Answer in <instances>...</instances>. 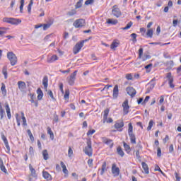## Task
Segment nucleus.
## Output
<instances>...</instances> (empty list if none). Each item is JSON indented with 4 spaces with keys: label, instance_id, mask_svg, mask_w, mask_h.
<instances>
[{
    "label": "nucleus",
    "instance_id": "obj_23",
    "mask_svg": "<svg viewBox=\"0 0 181 181\" xmlns=\"http://www.w3.org/2000/svg\"><path fill=\"white\" fill-rule=\"evenodd\" d=\"M37 100H40L43 98V91L40 88L37 90Z\"/></svg>",
    "mask_w": 181,
    "mask_h": 181
},
{
    "label": "nucleus",
    "instance_id": "obj_13",
    "mask_svg": "<svg viewBox=\"0 0 181 181\" xmlns=\"http://www.w3.org/2000/svg\"><path fill=\"white\" fill-rule=\"evenodd\" d=\"M18 89L22 92L26 90V83L23 81H18Z\"/></svg>",
    "mask_w": 181,
    "mask_h": 181
},
{
    "label": "nucleus",
    "instance_id": "obj_60",
    "mask_svg": "<svg viewBox=\"0 0 181 181\" xmlns=\"http://www.w3.org/2000/svg\"><path fill=\"white\" fill-rule=\"evenodd\" d=\"M68 15H69V16H73V15H76V10H72L71 11L69 12Z\"/></svg>",
    "mask_w": 181,
    "mask_h": 181
},
{
    "label": "nucleus",
    "instance_id": "obj_43",
    "mask_svg": "<svg viewBox=\"0 0 181 181\" xmlns=\"http://www.w3.org/2000/svg\"><path fill=\"white\" fill-rule=\"evenodd\" d=\"M42 26H43V30H47V29H49V28L52 26V23L44 24L42 25Z\"/></svg>",
    "mask_w": 181,
    "mask_h": 181
},
{
    "label": "nucleus",
    "instance_id": "obj_22",
    "mask_svg": "<svg viewBox=\"0 0 181 181\" xmlns=\"http://www.w3.org/2000/svg\"><path fill=\"white\" fill-rule=\"evenodd\" d=\"M49 79L47 78V76H45L42 80V84L44 86L45 90H47V86H49Z\"/></svg>",
    "mask_w": 181,
    "mask_h": 181
},
{
    "label": "nucleus",
    "instance_id": "obj_53",
    "mask_svg": "<svg viewBox=\"0 0 181 181\" xmlns=\"http://www.w3.org/2000/svg\"><path fill=\"white\" fill-rule=\"evenodd\" d=\"M136 34H135V33H132V34H131V37H132L133 38V42L135 43V42H136Z\"/></svg>",
    "mask_w": 181,
    "mask_h": 181
},
{
    "label": "nucleus",
    "instance_id": "obj_56",
    "mask_svg": "<svg viewBox=\"0 0 181 181\" xmlns=\"http://www.w3.org/2000/svg\"><path fill=\"white\" fill-rule=\"evenodd\" d=\"M0 117H1V119H2L4 117H5V110H0Z\"/></svg>",
    "mask_w": 181,
    "mask_h": 181
},
{
    "label": "nucleus",
    "instance_id": "obj_15",
    "mask_svg": "<svg viewBox=\"0 0 181 181\" xmlns=\"http://www.w3.org/2000/svg\"><path fill=\"white\" fill-rule=\"evenodd\" d=\"M103 142L106 145H108L110 148H112V146H114V144H112V140L108 139L105 137L103 138Z\"/></svg>",
    "mask_w": 181,
    "mask_h": 181
},
{
    "label": "nucleus",
    "instance_id": "obj_31",
    "mask_svg": "<svg viewBox=\"0 0 181 181\" xmlns=\"http://www.w3.org/2000/svg\"><path fill=\"white\" fill-rule=\"evenodd\" d=\"M42 156L45 160H47V159H49V153H47V150H44L42 151Z\"/></svg>",
    "mask_w": 181,
    "mask_h": 181
},
{
    "label": "nucleus",
    "instance_id": "obj_21",
    "mask_svg": "<svg viewBox=\"0 0 181 181\" xmlns=\"http://www.w3.org/2000/svg\"><path fill=\"white\" fill-rule=\"evenodd\" d=\"M42 176L44 179H46L47 180H52V175L48 173L47 171H43Z\"/></svg>",
    "mask_w": 181,
    "mask_h": 181
},
{
    "label": "nucleus",
    "instance_id": "obj_6",
    "mask_svg": "<svg viewBox=\"0 0 181 181\" xmlns=\"http://www.w3.org/2000/svg\"><path fill=\"white\" fill-rule=\"evenodd\" d=\"M87 42V40H83L81 42H78L74 47L73 52L74 54H77V53H79L81 50V48L83 46H84V42Z\"/></svg>",
    "mask_w": 181,
    "mask_h": 181
},
{
    "label": "nucleus",
    "instance_id": "obj_44",
    "mask_svg": "<svg viewBox=\"0 0 181 181\" xmlns=\"http://www.w3.org/2000/svg\"><path fill=\"white\" fill-rule=\"evenodd\" d=\"M128 112H129V106L127 107H123L124 115H127Z\"/></svg>",
    "mask_w": 181,
    "mask_h": 181
},
{
    "label": "nucleus",
    "instance_id": "obj_32",
    "mask_svg": "<svg viewBox=\"0 0 181 181\" xmlns=\"http://www.w3.org/2000/svg\"><path fill=\"white\" fill-rule=\"evenodd\" d=\"M2 73L4 76V78H8V68H6V66L3 68Z\"/></svg>",
    "mask_w": 181,
    "mask_h": 181
},
{
    "label": "nucleus",
    "instance_id": "obj_51",
    "mask_svg": "<svg viewBox=\"0 0 181 181\" xmlns=\"http://www.w3.org/2000/svg\"><path fill=\"white\" fill-rule=\"evenodd\" d=\"M140 32H141L142 36H145V33H146V29L145 28H141Z\"/></svg>",
    "mask_w": 181,
    "mask_h": 181
},
{
    "label": "nucleus",
    "instance_id": "obj_61",
    "mask_svg": "<svg viewBox=\"0 0 181 181\" xmlns=\"http://www.w3.org/2000/svg\"><path fill=\"white\" fill-rule=\"evenodd\" d=\"M149 98H151V97L149 96H146L144 100V102L142 103V104H146V103H148V101H149Z\"/></svg>",
    "mask_w": 181,
    "mask_h": 181
},
{
    "label": "nucleus",
    "instance_id": "obj_14",
    "mask_svg": "<svg viewBox=\"0 0 181 181\" xmlns=\"http://www.w3.org/2000/svg\"><path fill=\"white\" fill-rule=\"evenodd\" d=\"M57 60H59V57L56 54H54L52 57H48L47 62V63H54Z\"/></svg>",
    "mask_w": 181,
    "mask_h": 181
},
{
    "label": "nucleus",
    "instance_id": "obj_20",
    "mask_svg": "<svg viewBox=\"0 0 181 181\" xmlns=\"http://www.w3.org/2000/svg\"><path fill=\"white\" fill-rule=\"evenodd\" d=\"M1 139L4 142L7 151H11V148L9 147V144L8 143V139H6V137L3 135L1 136Z\"/></svg>",
    "mask_w": 181,
    "mask_h": 181
},
{
    "label": "nucleus",
    "instance_id": "obj_24",
    "mask_svg": "<svg viewBox=\"0 0 181 181\" xmlns=\"http://www.w3.org/2000/svg\"><path fill=\"white\" fill-rule=\"evenodd\" d=\"M0 169L2 172L4 173H6V168H5V165H4V160H2L1 158H0Z\"/></svg>",
    "mask_w": 181,
    "mask_h": 181
},
{
    "label": "nucleus",
    "instance_id": "obj_7",
    "mask_svg": "<svg viewBox=\"0 0 181 181\" xmlns=\"http://www.w3.org/2000/svg\"><path fill=\"white\" fill-rule=\"evenodd\" d=\"M111 172L114 177H117V176H119V168L117 166V164L115 163L112 164Z\"/></svg>",
    "mask_w": 181,
    "mask_h": 181
},
{
    "label": "nucleus",
    "instance_id": "obj_16",
    "mask_svg": "<svg viewBox=\"0 0 181 181\" xmlns=\"http://www.w3.org/2000/svg\"><path fill=\"white\" fill-rule=\"evenodd\" d=\"M110 114V109H106L103 114V124H105L108 121V115Z\"/></svg>",
    "mask_w": 181,
    "mask_h": 181
},
{
    "label": "nucleus",
    "instance_id": "obj_58",
    "mask_svg": "<svg viewBox=\"0 0 181 181\" xmlns=\"http://www.w3.org/2000/svg\"><path fill=\"white\" fill-rule=\"evenodd\" d=\"M88 165L89 168H93V159H89L88 160Z\"/></svg>",
    "mask_w": 181,
    "mask_h": 181
},
{
    "label": "nucleus",
    "instance_id": "obj_17",
    "mask_svg": "<svg viewBox=\"0 0 181 181\" xmlns=\"http://www.w3.org/2000/svg\"><path fill=\"white\" fill-rule=\"evenodd\" d=\"M5 108L7 117L8 119H11V118H12V115H11V107H9V105L8 103H5Z\"/></svg>",
    "mask_w": 181,
    "mask_h": 181
},
{
    "label": "nucleus",
    "instance_id": "obj_57",
    "mask_svg": "<svg viewBox=\"0 0 181 181\" xmlns=\"http://www.w3.org/2000/svg\"><path fill=\"white\" fill-rule=\"evenodd\" d=\"M47 94L52 100H54V96H53V92L52 90H48Z\"/></svg>",
    "mask_w": 181,
    "mask_h": 181
},
{
    "label": "nucleus",
    "instance_id": "obj_33",
    "mask_svg": "<svg viewBox=\"0 0 181 181\" xmlns=\"http://www.w3.org/2000/svg\"><path fill=\"white\" fill-rule=\"evenodd\" d=\"M133 23L132 21H130L127 23V26L122 28V30H128V29H131V26H132Z\"/></svg>",
    "mask_w": 181,
    "mask_h": 181
},
{
    "label": "nucleus",
    "instance_id": "obj_40",
    "mask_svg": "<svg viewBox=\"0 0 181 181\" xmlns=\"http://www.w3.org/2000/svg\"><path fill=\"white\" fill-rule=\"evenodd\" d=\"M6 30H8V28H0V36L5 35V33H6Z\"/></svg>",
    "mask_w": 181,
    "mask_h": 181
},
{
    "label": "nucleus",
    "instance_id": "obj_2",
    "mask_svg": "<svg viewBox=\"0 0 181 181\" xmlns=\"http://www.w3.org/2000/svg\"><path fill=\"white\" fill-rule=\"evenodd\" d=\"M7 58L9 60L11 66H16V64L18 63V57H16V54L12 52L7 53Z\"/></svg>",
    "mask_w": 181,
    "mask_h": 181
},
{
    "label": "nucleus",
    "instance_id": "obj_52",
    "mask_svg": "<svg viewBox=\"0 0 181 181\" xmlns=\"http://www.w3.org/2000/svg\"><path fill=\"white\" fill-rule=\"evenodd\" d=\"M127 80H133L132 74H128L126 75Z\"/></svg>",
    "mask_w": 181,
    "mask_h": 181
},
{
    "label": "nucleus",
    "instance_id": "obj_3",
    "mask_svg": "<svg viewBox=\"0 0 181 181\" xmlns=\"http://www.w3.org/2000/svg\"><path fill=\"white\" fill-rule=\"evenodd\" d=\"M83 152L88 156H93V147L91 144V139H88L87 141V146L84 148Z\"/></svg>",
    "mask_w": 181,
    "mask_h": 181
},
{
    "label": "nucleus",
    "instance_id": "obj_9",
    "mask_svg": "<svg viewBox=\"0 0 181 181\" xmlns=\"http://www.w3.org/2000/svg\"><path fill=\"white\" fill-rule=\"evenodd\" d=\"M73 25L74 28H83V26L86 25V21L83 18L78 19L73 23Z\"/></svg>",
    "mask_w": 181,
    "mask_h": 181
},
{
    "label": "nucleus",
    "instance_id": "obj_62",
    "mask_svg": "<svg viewBox=\"0 0 181 181\" xmlns=\"http://www.w3.org/2000/svg\"><path fill=\"white\" fill-rule=\"evenodd\" d=\"M157 156H162V151L159 148L157 150Z\"/></svg>",
    "mask_w": 181,
    "mask_h": 181
},
{
    "label": "nucleus",
    "instance_id": "obj_37",
    "mask_svg": "<svg viewBox=\"0 0 181 181\" xmlns=\"http://www.w3.org/2000/svg\"><path fill=\"white\" fill-rule=\"evenodd\" d=\"M139 59H141L142 62H146V60H149V59H151V55H144L142 57L141 55V58H139Z\"/></svg>",
    "mask_w": 181,
    "mask_h": 181
},
{
    "label": "nucleus",
    "instance_id": "obj_50",
    "mask_svg": "<svg viewBox=\"0 0 181 181\" xmlns=\"http://www.w3.org/2000/svg\"><path fill=\"white\" fill-rule=\"evenodd\" d=\"M123 108H126L129 107V105H128V100H124V102L122 103Z\"/></svg>",
    "mask_w": 181,
    "mask_h": 181
},
{
    "label": "nucleus",
    "instance_id": "obj_19",
    "mask_svg": "<svg viewBox=\"0 0 181 181\" xmlns=\"http://www.w3.org/2000/svg\"><path fill=\"white\" fill-rule=\"evenodd\" d=\"M141 165L144 170V173H146V175H148L149 173V168H148V164L145 162H142Z\"/></svg>",
    "mask_w": 181,
    "mask_h": 181
},
{
    "label": "nucleus",
    "instance_id": "obj_4",
    "mask_svg": "<svg viewBox=\"0 0 181 181\" xmlns=\"http://www.w3.org/2000/svg\"><path fill=\"white\" fill-rule=\"evenodd\" d=\"M3 22H5L6 23H10V25H19V23H22V21L18 18H4Z\"/></svg>",
    "mask_w": 181,
    "mask_h": 181
},
{
    "label": "nucleus",
    "instance_id": "obj_55",
    "mask_svg": "<svg viewBox=\"0 0 181 181\" xmlns=\"http://www.w3.org/2000/svg\"><path fill=\"white\" fill-rule=\"evenodd\" d=\"M94 3V0H86L85 1V5H91V4Z\"/></svg>",
    "mask_w": 181,
    "mask_h": 181
},
{
    "label": "nucleus",
    "instance_id": "obj_49",
    "mask_svg": "<svg viewBox=\"0 0 181 181\" xmlns=\"http://www.w3.org/2000/svg\"><path fill=\"white\" fill-rule=\"evenodd\" d=\"M83 6V3H81L80 1H78L75 6L76 9H78Z\"/></svg>",
    "mask_w": 181,
    "mask_h": 181
},
{
    "label": "nucleus",
    "instance_id": "obj_30",
    "mask_svg": "<svg viewBox=\"0 0 181 181\" xmlns=\"http://www.w3.org/2000/svg\"><path fill=\"white\" fill-rule=\"evenodd\" d=\"M123 146H124V151L127 152V153H129V152H131V147L129 146V145L127 144V143L124 142Z\"/></svg>",
    "mask_w": 181,
    "mask_h": 181
},
{
    "label": "nucleus",
    "instance_id": "obj_11",
    "mask_svg": "<svg viewBox=\"0 0 181 181\" xmlns=\"http://www.w3.org/2000/svg\"><path fill=\"white\" fill-rule=\"evenodd\" d=\"M124 122L122 120H117L116 123L115 124L114 127L117 131H119V132H122V129L121 128H124Z\"/></svg>",
    "mask_w": 181,
    "mask_h": 181
},
{
    "label": "nucleus",
    "instance_id": "obj_46",
    "mask_svg": "<svg viewBox=\"0 0 181 181\" xmlns=\"http://www.w3.org/2000/svg\"><path fill=\"white\" fill-rule=\"evenodd\" d=\"M142 54H144V48H140L139 49V59L142 58Z\"/></svg>",
    "mask_w": 181,
    "mask_h": 181
},
{
    "label": "nucleus",
    "instance_id": "obj_39",
    "mask_svg": "<svg viewBox=\"0 0 181 181\" xmlns=\"http://www.w3.org/2000/svg\"><path fill=\"white\" fill-rule=\"evenodd\" d=\"M168 81H169V86H170V88H175V85L173 84V77L170 78L168 79Z\"/></svg>",
    "mask_w": 181,
    "mask_h": 181
},
{
    "label": "nucleus",
    "instance_id": "obj_28",
    "mask_svg": "<svg viewBox=\"0 0 181 181\" xmlns=\"http://www.w3.org/2000/svg\"><path fill=\"white\" fill-rule=\"evenodd\" d=\"M117 152L118 155H119V156H121V158H124L125 153H124V151L122 150V148L121 147H119V146L117 147Z\"/></svg>",
    "mask_w": 181,
    "mask_h": 181
},
{
    "label": "nucleus",
    "instance_id": "obj_48",
    "mask_svg": "<svg viewBox=\"0 0 181 181\" xmlns=\"http://www.w3.org/2000/svg\"><path fill=\"white\" fill-rule=\"evenodd\" d=\"M29 153H30V155H31V156H33L35 155V151L33 150V147L30 146Z\"/></svg>",
    "mask_w": 181,
    "mask_h": 181
},
{
    "label": "nucleus",
    "instance_id": "obj_45",
    "mask_svg": "<svg viewBox=\"0 0 181 181\" xmlns=\"http://www.w3.org/2000/svg\"><path fill=\"white\" fill-rule=\"evenodd\" d=\"M117 47H118V42H113L110 45V49H115Z\"/></svg>",
    "mask_w": 181,
    "mask_h": 181
},
{
    "label": "nucleus",
    "instance_id": "obj_12",
    "mask_svg": "<svg viewBox=\"0 0 181 181\" xmlns=\"http://www.w3.org/2000/svg\"><path fill=\"white\" fill-rule=\"evenodd\" d=\"M119 94V90L118 89V85H115L113 88V94H112V97L114 100H117L118 98Z\"/></svg>",
    "mask_w": 181,
    "mask_h": 181
},
{
    "label": "nucleus",
    "instance_id": "obj_10",
    "mask_svg": "<svg viewBox=\"0 0 181 181\" xmlns=\"http://www.w3.org/2000/svg\"><path fill=\"white\" fill-rule=\"evenodd\" d=\"M126 91L132 98H134L135 95H136V90L133 87H127L126 89Z\"/></svg>",
    "mask_w": 181,
    "mask_h": 181
},
{
    "label": "nucleus",
    "instance_id": "obj_5",
    "mask_svg": "<svg viewBox=\"0 0 181 181\" xmlns=\"http://www.w3.org/2000/svg\"><path fill=\"white\" fill-rule=\"evenodd\" d=\"M112 15H113V16L115 18H120V16H122V13L121 12L119 8H118V6L115 5L112 6Z\"/></svg>",
    "mask_w": 181,
    "mask_h": 181
},
{
    "label": "nucleus",
    "instance_id": "obj_18",
    "mask_svg": "<svg viewBox=\"0 0 181 181\" xmlns=\"http://www.w3.org/2000/svg\"><path fill=\"white\" fill-rule=\"evenodd\" d=\"M29 169H30V172L31 173V176L33 177H37V174H36V170H35V168H33V166H32L31 164L29 165Z\"/></svg>",
    "mask_w": 181,
    "mask_h": 181
},
{
    "label": "nucleus",
    "instance_id": "obj_1",
    "mask_svg": "<svg viewBox=\"0 0 181 181\" xmlns=\"http://www.w3.org/2000/svg\"><path fill=\"white\" fill-rule=\"evenodd\" d=\"M128 127V134L131 144H136V137H135V134H134V127L132 126V123H129Z\"/></svg>",
    "mask_w": 181,
    "mask_h": 181
},
{
    "label": "nucleus",
    "instance_id": "obj_26",
    "mask_svg": "<svg viewBox=\"0 0 181 181\" xmlns=\"http://www.w3.org/2000/svg\"><path fill=\"white\" fill-rule=\"evenodd\" d=\"M1 90L2 95L5 97V95H6V86H5V83H1Z\"/></svg>",
    "mask_w": 181,
    "mask_h": 181
},
{
    "label": "nucleus",
    "instance_id": "obj_59",
    "mask_svg": "<svg viewBox=\"0 0 181 181\" xmlns=\"http://www.w3.org/2000/svg\"><path fill=\"white\" fill-rule=\"evenodd\" d=\"M30 103H32L33 104H34V105H35V107H37V105H38L37 100H35H35L33 99V100H30Z\"/></svg>",
    "mask_w": 181,
    "mask_h": 181
},
{
    "label": "nucleus",
    "instance_id": "obj_63",
    "mask_svg": "<svg viewBox=\"0 0 181 181\" xmlns=\"http://www.w3.org/2000/svg\"><path fill=\"white\" fill-rule=\"evenodd\" d=\"M173 151H174L173 144H171L169 147L170 153H172V152H173Z\"/></svg>",
    "mask_w": 181,
    "mask_h": 181
},
{
    "label": "nucleus",
    "instance_id": "obj_54",
    "mask_svg": "<svg viewBox=\"0 0 181 181\" xmlns=\"http://www.w3.org/2000/svg\"><path fill=\"white\" fill-rule=\"evenodd\" d=\"M93 134H95V129L89 130L87 132L88 136H90V135H93Z\"/></svg>",
    "mask_w": 181,
    "mask_h": 181
},
{
    "label": "nucleus",
    "instance_id": "obj_34",
    "mask_svg": "<svg viewBox=\"0 0 181 181\" xmlns=\"http://www.w3.org/2000/svg\"><path fill=\"white\" fill-rule=\"evenodd\" d=\"M64 98L65 100H69V98H70V90L69 89H66L65 90V94L64 95Z\"/></svg>",
    "mask_w": 181,
    "mask_h": 181
},
{
    "label": "nucleus",
    "instance_id": "obj_47",
    "mask_svg": "<svg viewBox=\"0 0 181 181\" xmlns=\"http://www.w3.org/2000/svg\"><path fill=\"white\" fill-rule=\"evenodd\" d=\"M68 156L69 158H71V156H73V149H71V147H69L68 150Z\"/></svg>",
    "mask_w": 181,
    "mask_h": 181
},
{
    "label": "nucleus",
    "instance_id": "obj_25",
    "mask_svg": "<svg viewBox=\"0 0 181 181\" xmlns=\"http://www.w3.org/2000/svg\"><path fill=\"white\" fill-rule=\"evenodd\" d=\"M105 170H107V163L104 162L102 165V168L100 170V175L103 176L104 173H105Z\"/></svg>",
    "mask_w": 181,
    "mask_h": 181
},
{
    "label": "nucleus",
    "instance_id": "obj_64",
    "mask_svg": "<svg viewBox=\"0 0 181 181\" xmlns=\"http://www.w3.org/2000/svg\"><path fill=\"white\" fill-rule=\"evenodd\" d=\"M173 25L174 26V28H176V26H177V20L173 21Z\"/></svg>",
    "mask_w": 181,
    "mask_h": 181
},
{
    "label": "nucleus",
    "instance_id": "obj_36",
    "mask_svg": "<svg viewBox=\"0 0 181 181\" xmlns=\"http://www.w3.org/2000/svg\"><path fill=\"white\" fill-rule=\"evenodd\" d=\"M20 4V12L22 13L23 12V6H25V0H21Z\"/></svg>",
    "mask_w": 181,
    "mask_h": 181
},
{
    "label": "nucleus",
    "instance_id": "obj_41",
    "mask_svg": "<svg viewBox=\"0 0 181 181\" xmlns=\"http://www.w3.org/2000/svg\"><path fill=\"white\" fill-rule=\"evenodd\" d=\"M33 6V1L31 0L30 1V4L28 6V13H30V12L32 11V6Z\"/></svg>",
    "mask_w": 181,
    "mask_h": 181
},
{
    "label": "nucleus",
    "instance_id": "obj_35",
    "mask_svg": "<svg viewBox=\"0 0 181 181\" xmlns=\"http://www.w3.org/2000/svg\"><path fill=\"white\" fill-rule=\"evenodd\" d=\"M21 115H22L23 125L24 127H26V125H28V123L26 122V117H25V113L22 112Z\"/></svg>",
    "mask_w": 181,
    "mask_h": 181
},
{
    "label": "nucleus",
    "instance_id": "obj_29",
    "mask_svg": "<svg viewBox=\"0 0 181 181\" xmlns=\"http://www.w3.org/2000/svg\"><path fill=\"white\" fill-rule=\"evenodd\" d=\"M147 37H150V39H152L153 36V29H148L146 33Z\"/></svg>",
    "mask_w": 181,
    "mask_h": 181
},
{
    "label": "nucleus",
    "instance_id": "obj_8",
    "mask_svg": "<svg viewBox=\"0 0 181 181\" xmlns=\"http://www.w3.org/2000/svg\"><path fill=\"white\" fill-rule=\"evenodd\" d=\"M77 76V71H75L67 78V81L69 86H74V81H76V76Z\"/></svg>",
    "mask_w": 181,
    "mask_h": 181
},
{
    "label": "nucleus",
    "instance_id": "obj_27",
    "mask_svg": "<svg viewBox=\"0 0 181 181\" xmlns=\"http://www.w3.org/2000/svg\"><path fill=\"white\" fill-rule=\"evenodd\" d=\"M107 23H108V25H117V23H118V20L109 18L107 21Z\"/></svg>",
    "mask_w": 181,
    "mask_h": 181
},
{
    "label": "nucleus",
    "instance_id": "obj_38",
    "mask_svg": "<svg viewBox=\"0 0 181 181\" xmlns=\"http://www.w3.org/2000/svg\"><path fill=\"white\" fill-rule=\"evenodd\" d=\"M153 120H150L149 123H148V126L147 127V131H151V129H152V127H153Z\"/></svg>",
    "mask_w": 181,
    "mask_h": 181
},
{
    "label": "nucleus",
    "instance_id": "obj_42",
    "mask_svg": "<svg viewBox=\"0 0 181 181\" xmlns=\"http://www.w3.org/2000/svg\"><path fill=\"white\" fill-rule=\"evenodd\" d=\"M16 119L18 127H21V119H19V114L18 113L16 114Z\"/></svg>",
    "mask_w": 181,
    "mask_h": 181
}]
</instances>
